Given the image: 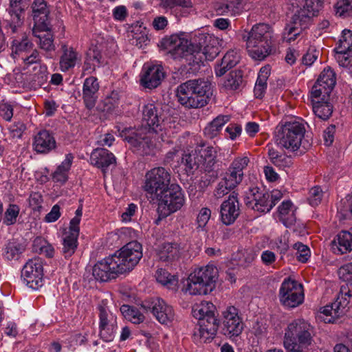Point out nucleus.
<instances>
[{
    "label": "nucleus",
    "instance_id": "nucleus-1",
    "mask_svg": "<svg viewBox=\"0 0 352 352\" xmlns=\"http://www.w3.org/2000/svg\"><path fill=\"white\" fill-rule=\"evenodd\" d=\"M142 256V245L136 241H131L113 254L96 263L92 275L100 282L115 279L120 274L132 270Z\"/></svg>",
    "mask_w": 352,
    "mask_h": 352
},
{
    "label": "nucleus",
    "instance_id": "nucleus-2",
    "mask_svg": "<svg viewBox=\"0 0 352 352\" xmlns=\"http://www.w3.org/2000/svg\"><path fill=\"white\" fill-rule=\"evenodd\" d=\"M142 121L145 126L134 129L124 128L120 135L142 155H150L155 148L154 136L158 128L164 125L162 111L155 104H145L142 109Z\"/></svg>",
    "mask_w": 352,
    "mask_h": 352
},
{
    "label": "nucleus",
    "instance_id": "nucleus-3",
    "mask_svg": "<svg viewBox=\"0 0 352 352\" xmlns=\"http://www.w3.org/2000/svg\"><path fill=\"white\" fill-rule=\"evenodd\" d=\"M160 45L175 60H183L190 65L196 63L198 44L195 33L182 32L172 34L162 38Z\"/></svg>",
    "mask_w": 352,
    "mask_h": 352
},
{
    "label": "nucleus",
    "instance_id": "nucleus-4",
    "mask_svg": "<svg viewBox=\"0 0 352 352\" xmlns=\"http://www.w3.org/2000/svg\"><path fill=\"white\" fill-rule=\"evenodd\" d=\"M243 40L246 42L249 56L256 60H263L272 52L273 28L267 23L255 24L248 34L243 35Z\"/></svg>",
    "mask_w": 352,
    "mask_h": 352
},
{
    "label": "nucleus",
    "instance_id": "nucleus-5",
    "mask_svg": "<svg viewBox=\"0 0 352 352\" xmlns=\"http://www.w3.org/2000/svg\"><path fill=\"white\" fill-rule=\"evenodd\" d=\"M314 327L307 320L298 318L285 329L283 346L308 349L314 342Z\"/></svg>",
    "mask_w": 352,
    "mask_h": 352
},
{
    "label": "nucleus",
    "instance_id": "nucleus-6",
    "mask_svg": "<svg viewBox=\"0 0 352 352\" xmlns=\"http://www.w3.org/2000/svg\"><path fill=\"white\" fill-rule=\"evenodd\" d=\"M352 307V283H345L340 287L334 302L321 308L320 316L326 323H334L345 315Z\"/></svg>",
    "mask_w": 352,
    "mask_h": 352
},
{
    "label": "nucleus",
    "instance_id": "nucleus-7",
    "mask_svg": "<svg viewBox=\"0 0 352 352\" xmlns=\"http://www.w3.org/2000/svg\"><path fill=\"white\" fill-rule=\"evenodd\" d=\"M305 131V125L301 122H287L278 129L276 142L282 147L291 151H296L302 144Z\"/></svg>",
    "mask_w": 352,
    "mask_h": 352
},
{
    "label": "nucleus",
    "instance_id": "nucleus-8",
    "mask_svg": "<svg viewBox=\"0 0 352 352\" xmlns=\"http://www.w3.org/2000/svg\"><path fill=\"white\" fill-rule=\"evenodd\" d=\"M216 307L210 301L202 300L199 304V340L210 342L218 329Z\"/></svg>",
    "mask_w": 352,
    "mask_h": 352
},
{
    "label": "nucleus",
    "instance_id": "nucleus-9",
    "mask_svg": "<svg viewBox=\"0 0 352 352\" xmlns=\"http://www.w3.org/2000/svg\"><path fill=\"white\" fill-rule=\"evenodd\" d=\"M97 309L99 318V336L103 341L111 342L118 329L117 316L110 309L107 300H101Z\"/></svg>",
    "mask_w": 352,
    "mask_h": 352
},
{
    "label": "nucleus",
    "instance_id": "nucleus-10",
    "mask_svg": "<svg viewBox=\"0 0 352 352\" xmlns=\"http://www.w3.org/2000/svg\"><path fill=\"white\" fill-rule=\"evenodd\" d=\"M158 198V212L160 215L166 217L179 210L184 204V196L181 187L172 184L160 193Z\"/></svg>",
    "mask_w": 352,
    "mask_h": 352
},
{
    "label": "nucleus",
    "instance_id": "nucleus-11",
    "mask_svg": "<svg viewBox=\"0 0 352 352\" xmlns=\"http://www.w3.org/2000/svg\"><path fill=\"white\" fill-rule=\"evenodd\" d=\"M170 173L164 167H155L145 175L144 190L148 194L158 197L163 191L169 187Z\"/></svg>",
    "mask_w": 352,
    "mask_h": 352
},
{
    "label": "nucleus",
    "instance_id": "nucleus-12",
    "mask_svg": "<svg viewBox=\"0 0 352 352\" xmlns=\"http://www.w3.org/2000/svg\"><path fill=\"white\" fill-rule=\"evenodd\" d=\"M221 315L222 333L234 340L241 336L244 329V323L239 315V310L233 305H229L222 311Z\"/></svg>",
    "mask_w": 352,
    "mask_h": 352
},
{
    "label": "nucleus",
    "instance_id": "nucleus-13",
    "mask_svg": "<svg viewBox=\"0 0 352 352\" xmlns=\"http://www.w3.org/2000/svg\"><path fill=\"white\" fill-rule=\"evenodd\" d=\"M279 299L281 304L288 308H294L303 302L302 286L290 278H285L279 290Z\"/></svg>",
    "mask_w": 352,
    "mask_h": 352
},
{
    "label": "nucleus",
    "instance_id": "nucleus-14",
    "mask_svg": "<svg viewBox=\"0 0 352 352\" xmlns=\"http://www.w3.org/2000/svg\"><path fill=\"white\" fill-rule=\"evenodd\" d=\"M244 203L248 208L260 213L269 212L274 208L269 192L257 186L249 188L245 192Z\"/></svg>",
    "mask_w": 352,
    "mask_h": 352
},
{
    "label": "nucleus",
    "instance_id": "nucleus-15",
    "mask_svg": "<svg viewBox=\"0 0 352 352\" xmlns=\"http://www.w3.org/2000/svg\"><path fill=\"white\" fill-rule=\"evenodd\" d=\"M23 283L36 290L43 285V267L40 258L30 259L23 266L21 271Z\"/></svg>",
    "mask_w": 352,
    "mask_h": 352
},
{
    "label": "nucleus",
    "instance_id": "nucleus-16",
    "mask_svg": "<svg viewBox=\"0 0 352 352\" xmlns=\"http://www.w3.org/2000/svg\"><path fill=\"white\" fill-rule=\"evenodd\" d=\"M82 215V205L80 204L75 212V216L69 222V231L63 239V254L65 258L71 257L78 246V238L80 232L79 224Z\"/></svg>",
    "mask_w": 352,
    "mask_h": 352
},
{
    "label": "nucleus",
    "instance_id": "nucleus-17",
    "mask_svg": "<svg viewBox=\"0 0 352 352\" xmlns=\"http://www.w3.org/2000/svg\"><path fill=\"white\" fill-rule=\"evenodd\" d=\"M304 13V11L297 10L292 16L290 22L285 27L283 38L287 42L296 40L302 30L308 28L311 24L310 16Z\"/></svg>",
    "mask_w": 352,
    "mask_h": 352
},
{
    "label": "nucleus",
    "instance_id": "nucleus-18",
    "mask_svg": "<svg viewBox=\"0 0 352 352\" xmlns=\"http://www.w3.org/2000/svg\"><path fill=\"white\" fill-rule=\"evenodd\" d=\"M198 80H188L177 88L179 102L186 108L198 107Z\"/></svg>",
    "mask_w": 352,
    "mask_h": 352
},
{
    "label": "nucleus",
    "instance_id": "nucleus-19",
    "mask_svg": "<svg viewBox=\"0 0 352 352\" xmlns=\"http://www.w3.org/2000/svg\"><path fill=\"white\" fill-rule=\"evenodd\" d=\"M336 74L330 67L324 68L312 87L311 97L330 96L336 85Z\"/></svg>",
    "mask_w": 352,
    "mask_h": 352
},
{
    "label": "nucleus",
    "instance_id": "nucleus-20",
    "mask_svg": "<svg viewBox=\"0 0 352 352\" xmlns=\"http://www.w3.org/2000/svg\"><path fill=\"white\" fill-rule=\"evenodd\" d=\"M140 84L148 89L158 87L164 78L163 67L159 65L145 63L140 74Z\"/></svg>",
    "mask_w": 352,
    "mask_h": 352
},
{
    "label": "nucleus",
    "instance_id": "nucleus-21",
    "mask_svg": "<svg viewBox=\"0 0 352 352\" xmlns=\"http://www.w3.org/2000/svg\"><path fill=\"white\" fill-rule=\"evenodd\" d=\"M51 31V26L49 30H43L36 26L32 29V34L36 38L35 42L45 52V57L47 59L54 58L53 52L56 50L54 43V35Z\"/></svg>",
    "mask_w": 352,
    "mask_h": 352
},
{
    "label": "nucleus",
    "instance_id": "nucleus-22",
    "mask_svg": "<svg viewBox=\"0 0 352 352\" xmlns=\"http://www.w3.org/2000/svg\"><path fill=\"white\" fill-rule=\"evenodd\" d=\"M220 213L221 219L223 224L229 226L234 223L240 214L237 197L230 195L228 199L221 204Z\"/></svg>",
    "mask_w": 352,
    "mask_h": 352
},
{
    "label": "nucleus",
    "instance_id": "nucleus-23",
    "mask_svg": "<svg viewBox=\"0 0 352 352\" xmlns=\"http://www.w3.org/2000/svg\"><path fill=\"white\" fill-rule=\"evenodd\" d=\"M32 9L34 21V27H38L43 30H49L50 29V10L46 1L45 0H34Z\"/></svg>",
    "mask_w": 352,
    "mask_h": 352
},
{
    "label": "nucleus",
    "instance_id": "nucleus-24",
    "mask_svg": "<svg viewBox=\"0 0 352 352\" xmlns=\"http://www.w3.org/2000/svg\"><path fill=\"white\" fill-rule=\"evenodd\" d=\"M59 68L61 72H67L80 63L81 56L73 47L63 43L60 47Z\"/></svg>",
    "mask_w": 352,
    "mask_h": 352
},
{
    "label": "nucleus",
    "instance_id": "nucleus-25",
    "mask_svg": "<svg viewBox=\"0 0 352 352\" xmlns=\"http://www.w3.org/2000/svg\"><path fill=\"white\" fill-rule=\"evenodd\" d=\"M202 56H199V63L201 62L202 65L206 69L204 72L206 74V80H201L199 78V107H202L208 104L212 100L213 96V86L211 83V79L213 78L212 70L210 67H207L201 60ZM201 65L199 64V70Z\"/></svg>",
    "mask_w": 352,
    "mask_h": 352
},
{
    "label": "nucleus",
    "instance_id": "nucleus-26",
    "mask_svg": "<svg viewBox=\"0 0 352 352\" xmlns=\"http://www.w3.org/2000/svg\"><path fill=\"white\" fill-rule=\"evenodd\" d=\"M54 135L47 130H41L33 138L32 148L37 153L46 154L56 148Z\"/></svg>",
    "mask_w": 352,
    "mask_h": 352
},
{
    "label": "nucleus",
    "instance_id": "nucleus-27",
    "mask_svg": "<svg viewBox=\"0 0 352 352\" xmlns=\"http://www.w3.org/2000/svg\"><path fill=\"white\" fill-rule=\"evenodd\" d=\"M100 85L96 77L90 76L87 78L82 85V99L85 107L92 109L98 98V91Z\"/></svg>",
    "mask_w": 352,
    "mask_h": 352
},
{
    "label": "nucleus",
    "instance_id": "nucleus-28",
    "mask_svg": "<svg viewBox=\"0 0 352 352\" xmlns=\"http://www.w3.org/2000/svg\"><path fill=\"white\" fill-rule=\"evenodd\" d=\"M199 295H207L215 288L218 270L216 267L208 265L203 270L199 268Z\"/></svg>",
    "mask_w": 352,
    "mask_h": 352
},
{
    "label": "nucleus",
    "instance_id": "nucleus-29",
    "mask_svg": "<svg viewBox=\"0 0 352 352\" xmlns=\"http://www.w3.org/2000/svg\"><path fill=\"white\" fill-rule=\"evenodd\" d=\"M151 310L153 316L161 324H168L174 318V312L171 306L160 298L154 299L151 302Z\"/></svg>",
    "mask_w": 352,
    "mask_h": 352
},
{
    "label": "nucleus",
    "instance_id": "nucleus-30",
    "mask_svg": "<svg viewBox=\"0 0 352 352\" xmlns=\"http://www.w3.org/2000/svg\"><path fill=\"white\" fill-rule=\"evenodd\" d=\"M331 248L337 254L350 252L352 250V228L340 232L332 241Z\"/></svg>",
    "mask_w": 352,
    "mask_h": 352
},
{
    "label": "nucleus",
    "instance_id": "nucleus-31",
    "mask_svg": "<svg viewBox=\"0 0 352 352\" xmlns=\"http://www.w3.org/2000/svg\"><path fill=\"white\" fill-rule=\"evenodd\" d=\"M330 96L312 98L311 104L314 114L322 120H327L333 113V105L329 102Z\"/></svg>",
    "mask_w": 352,
    "mask_h": 352
},
{
    "label": "nucleus",
    "instance_id": "nucleus-32",
    "mask_svg": "<svg viewBox=\"0 0 352 352\" xmlns=\"http://www.w3.org/2000/svg\"><path fill=\"white\" fill-rule=\"evenodd\" d=\"M90 162L92 165L104 170L116 163V157L107 149L98 148L91 152Z\"/></svg>",
    "mask_w": 352,
    "mask_h": 352
},
{
    "label": "nucleus",
    "instance_id": "nucleus-33",
    "mask_svg": "<svg viewBox=\"0 0 352 352\" xmlns=\"http://www.w3.org/2000/svg\"><path fill=\"white\" fill-rule=\"evenodd\" d=\"M245 86L243 72L239 69L231 71L223 83L225 90L230 91H240Z\"/></svg>",
    "mask_w": 352,
    "mask_h": 352
},
{
    "label": "nucleus",
    "instance_id": "nucleus-34",
    "mask_svg": "<svg viewBox=\"0 0 352 352\" xmlns=\"http://www.w3.org/2000/svg\"><path fill=\"white\" fill-rule=\"evenodd\" d=\"M279 220L289 228L296 221V208L290 200L284 201L278 207Z\"/></svg>",
    "mask_w": 352,
    "mask_h": 352
},
{
    "label": "nucleus",
    "instance_id": "nucleus-35",
    "mask_svg": "<svg viewBox=\"0 0 352 352\" xmlns=\"http://www.w3.org/2000/svg\"><path fill=\"white\" fill-rule=\"evenodd\" d=\"M239 62V56L234 50H229L223 56L221 62L216 65L214 71L217 77L223 76L227 71L236 66Z\"/></svg>",
    "mask_w": 352,
    "mask_h": 352
},
{
    "label": "nucleus",
    "instance_id": "nucleus-36",
    "mask_svg": "<svg viewBox=\"0 0 352 352\" xmlns=\"http://www.w3.org/2000/svg\"><path fill=\"white\" fill-rule=\"evenodd\" d=\"M215 10L219 15L236 16L242 12L243 6L242 0L225 1L217 3Z\"/></svg>",
    "mask_w": 352,
    "mask_h": 352
},
{
    "label": "nucleus",
    "instance_id": "nucleus-37",
    "mask_svg": "<svg viewBox=\"0 0 352 352\" xmlns=\"http://www.w3.org/2000/svg\"><path fill=\"white\" fill-rule=\"evenodd\" d=\"M12 56L19 61L26 54H29L34 48L33 43L27 38L14 39L12 44Z\"/></svg>",
    "mask_w": 352,
    "mask_h": 352
},
{
    "label": "nucleus",
    "instance_id": "nucleus-38",
    "mask_svg": "<svg viewBox=\"0 0 352 352\" xmlns=\"http://www.w3.org/2000/svg\"><path fill=\"white\" fill-rule=\"evenodd\" d=\"M74 156L72 153L65 155V160L57 167L52 174L53 181L57 183L64 184L68 179V173L72 166Z\"/></svg>",
    "mask_w": 352,
    "mask_h": 352
},
{
    "label": "nucleus",
    "instance_id": "nucleus-39",
    "mask_svg": "<svg viewBox=\"0 0 352 352\" xmlns=\"http://www.w3.org/2000/svg\"><path fill=\"white\" fill-rule=\"evenodd\" d=\"M256 258V253L252 248H241L234 254L233 259L237 262L239 267H249Z\"/></svg>",
    "mask_w": 352,
    "mask_h": 352
},
{
    "label": "nucleus",
    "instance_id": "nucleus-40",
    "mask_svg": "<svg viewBox=\"0 0 352 352\" xmlns=\"http://www.w3.org/2000/svg\"><path fill=\"white\" fill-rule=\"evenodd\" d=\"M157 254L162 261H171L179 256V250L176 243H164L158 250Z\"/></svg>",
    "mask_w": 352,
    "mask_h": 352
},
{
    "label": "nucleus",
    "instance_id": "nucleus-41",
    "mask_svg": "<svg viewBox=\"0 0 352 352\" xmlns=\"http://www.w3.org/2000/svg\"><path fill=\"white\" fill-rule=\"evenodd\" d=\"M25 250V246L23 243L16 240H12L6 244L4 256L9 261L17 260Z\"/></svg>",
    "mask_w": 352,
    "mask_h": 352
},
{
    "label": "nucleus",
    "instance_id": "nucleus-42",
    "mask_svg": "<svg viewBox=\"0 0 352 352\" xmlns=\"http://www.w3.org/2000/svg\"><path fill=\"white\" fill-rule=\"evenodd\" d=\"M229 120L228 116H219L210 122L204 130V134L208 138L215 137L222 126Z\"/></svg>",
    "mask_w": 352,
    "mask_h": 352
},
{
    "label": "nucleus",
    "instance_id": "nucleus-43",
    "mask_svg": "<svg viewBox=\"0 0 352 352\" xmlns=\"http://www.w3.org/2000/svg\"><path fill=\"white\" fill-rule=\"evenodd\" d=\"M119 100L120 97L118 93L112 91L101 101L98 106V109L102 112L111 113L118 107Z\"/></svg>",
    "mask_w": 352,
    "mask_h": 352
},
{
    "label": "nucleus",
    "instance_id": "nucleus-44",
    "mask_svg": "<svg viewBox=\"0 0 352 352\" xmlns=\"http://www.w3.org/2000/svg\"><path fill=\"white\" fill-rule=\"evenodd\" d=\"M157 281L168 289H175L178 283L177 278L164 269H158L155 273Z\"/></svg>",
    "mask_w": 352,
    "mask_h": 352
},
{
    "label": "nucleus",
    "instance_id": "nucleus-45",
    "mask_svg": "<svg viewBox=\"0 0 352 352\" xmlns=\"http://www.w3.org/2000/svg\"><path fill=\"white\" fill-rule=\"evenodd\" d=\"M199 146L201 147V149L199 151V154L201 156L199 164H201V166H206V168L214 167V165L216 163L217 157L216 150L212 146H208L205 148H203L204 144L200 143Z\"/></svg>",
    "mask_w": 352,
    "mask_h": 352
},
{
    "label": "nucleus",
    "instance_id": "nucleus-46",
    "mask_svg": "<svg viewBox=\"0 0 352 352\" xmlns=\"http://www.w3.org/2000/svg\"><path fill=\"white\" fill-rule=\"evenodd\" d=\"M197 153L196 150L191 151L190 153H185L182 158V163L184 166V170L186 174L193 175L198 169Z\"/></svg>",
    "mask_w": 352,
    "mask_h": 352
},
{
    "label": "nucleus",
    "instance_id": "nucleus-47",
    "mask_svg": "<svg viewBox=\"0 0 352 352\" xmlns=\"http://www.w3.org/2000/svg\"><path fill=\"white\" fill-rule=\"evenodd\" d=\"M120 311L125 319L133 324H140L144 320V315L135 307L123 305L120 307Z\"/></svg>",
    "mask_w": 352,
    "mask_h": 352
},
{
    "label": "nucleus",
    "instance_id": "nucleus-48",
    "mask_svg": "<svg viewBox=\"0 0 352 352\" xmlns=\"http://www.w3.org/2000/svg\"><path fill=\"white\" fill-rule=\"evenodd\" d=\"M33 248L36 252L52 258L54 254V247L42 237H36L33 243Z\"/></svg>",
    "mask_w": 352,
    "mask_h": 352
},
{
    "label": "nucleus",
    "instance_id": "nucleus-49",
    "mask_svg": "<svg viewBox=\"0 0 352 352\" xmlns=\"http://www.w3.org/2000/svg\"><path fill=\"white\" fill-rule=\"evenodd\" d=\"M182 290L186 295L195 296L198 294V274L196 271L183 281Z\"/></svg>",
    "mask_w": 352,
    "mask_h": 352
},
{
    "label": "nucleus",
    "instance_id": "nucleus-50",
    "mask_svg": "<svg viewBox=\"0 0 352 352\" xmlns=\"http://www.w3.org/2000/svg\"><path fill=\"white\" fill-rule=\"evenodd\" d=\"M217 177V173L213 167L201 166L199 169V188H204L208 186Z\"/></svg>",
    "mask_w": 352,
    "mask_h": 352
},
{
    "label": "nucleus",
    "instance_id": "nucleus-51",
    "mask_svg": "<svg viewBox=\"0 0 352 352\" xmlns=\"http://www.w3.org/2000/svg\"><path fill=\"white\" fill-rule=\"evenodd\" d=\"M322 5L323 2L321 0H305L302 6L301 10H298L304 11V14L310 16L311 19L314 16L318 14Z\"/></svg>",
    "mask_w": 352,
    "mask_h": 352
},
{
    "label": "nucleus",
    "instance_id": "nucleus-52",
    "mask_svg": "<svg viewBox=\"0 0 352 352\" xmlns=\"http://www.w3.org/2000/svg\"><path fill=\"white\" fill-rule=\"evenodd\" d=\"M219 42L218 40L209 41V45L201 48L199 52H201L205 60L212 61L219 53Z\"/></svg>",
    "mask_w": 352,
    "mask_h": 352
},
{
    "label": "nucleus",
    "instance_id": "nucleus-53",
    "mask_svg": "<svg viewBox=\"0 0 352 352\" xmlns=\"http://www.w3.org/2000/svg\"><path fill=\"white\" fill-rule=\"evenodd\" d=\"M19 212L20 208L18 205L9 204L4 213L3 223L6 226H12L16 223Z\"/></svg>",
    "mask_w": 352,
    "mask_h": 352
},
{
    "label": "nucleus",
    "instance_id": "nucleus-54",
    "mask_svg": "<svg viewBox=\"0 0 352 352\" xmlns=\"http://www.w3.org/2000/svg\"><path fill=\"white\" fill-rule=\"evenodd\" d=\"M336 14L345 18L352 16V0H338L334 6Z\"/></svg>",
    "mask_w": 352,
    "mask_h": 352
},
{
    "label": "nucleus",
    "instance_id": "nucleus-55",
    "mask_svg": "<svg viewBox=\"0 0 352 352\" xmlns=\"http://www.w3.org/2000/svg\"><path fill=\"white\" fill-rule=\"evenodd\" d=\"M335 50L346 52L352 50V32L349 30H344L341 38L339 40Z\"/></svg>",
    "mask_w": 352,
    "mask_h": 352
},
{
    "label": "nucleus",
    "instance_id": "nucleus-56",
    "mask_svg": "<svg viewBox=\"0 0 352 352\" xmlns=\"http://www.w3.org/2000/svg\"><path fill=\"white\" fill-rule=\"evenodd\" d=\"M8 13L10 16V23L14 28L19 26L22 23L21 13L23 12L21 8V3H17L16 6L12 5L10 1V8H8Z\"/></svg>",
    "mask_w": 352,
    "mask_h": 352
},
{
    "label": "nucleus",
    "instance_id": "nucleus-57",
    "mask_svg": "<svg viewBox=\"0 0 352 352\" xmlns=\"http://www.w3.org/2000/svg\"><path fill=\"white\" fill-rule=\"evenodd\" d=\"M249 162L250 160L248 157H239L232 162L228 168L236 174H240L241 177L243 178V170Z\"/></svg>",
    "mask_w": 352,
    "mask_h": 352
},
{
    "label": "nucleus",
    "instance_id": "nucleus-58",
    "mask_svg": "<svg viewBox=\"0 0 352 352\" xmlns=\"http://www.w3.org/2000/svg\"><path fill=\"white\" fill-rule=\"evenodd\" d=\"M249 162L250 160L248 157H239L232 162L228 168L236 174H240L241 177L243 178V170Z\"/></svg>",
    "mask_w": 352,
    "mask_h": 352
},
{
    "label": "nucleus",
    "instance_id": "nucleus-59",
    "mask_svg": "<svg viewBox=\"0 0 352 352\" xmlns=\"http://www.w3.org/2000/svg\"><path fill=\"white\" fill-rule=\"evenodd\" d=\"M293 248L296 250V256L298 261L304 263L308 261L311 256V252L307 245L297 242L294 244Z\"/></svg>",
    "mask_w": 352,
    "mask_h": 352
},
{
    "label": "nucleus",
    "instance_id": "nucleus-60",
    "mask_svg": "<svg viewBox=\"0 0 352 352\" xmlns=\"http://www.w3.org/2000/svg\"><path fill=\"white\" fill-rule=\"evenodd\" d=\"M20 60H21L27 67L36 64V65L34 67V70L37 69L39 67V64H42L41 63V56L38 51L34 48L31 50V52L29 54H26L23 56Z\"/></svg>",
    "mask_w": 352,
    "mask_h": 352
},
{
    "label": "nucleus",
    "instance_id": "nucleus-61",
    "mask_svg": "<svg viewBox=\"0 0 352 352\" xmlns=\"http://www.w3.org/2000/svg\"><path fill=\"white\" fill-rule=\"evenodd\" d=\"M322 198V191L319 186H315L309 190L307 198L309 204L312 206H316L320 204Z\"/></svg>",
    "mask_w": 352,
    "mask_h": 352
},
{
    "label": "nucleus",
    "instance_id": "nucleus-62",
    "mask_svg": "<svg viewBox=\"0 0 352 352\" xmlns=\"http://www.w3.org/2000/svg\"><path fill=\"white\" fill-rule=\"evenodd\" d=\"M38 72L35 73L34 80L37 82V85L42 86L45 84L48 80V70L47 67L45 64H39L37 68Z\"/></svg>",
    "mask_w": 352,
    "mask_h": 352
},
{
    "label": "nucleus",
    "instance_id": "nucleus-63",
    "mask_svg": "<svg viewBox=\"0 0 352 352\" xmlns=\"http://www.w3.org/2000/svg\"><path fill=\"white\" fill-rule=\"evenodd\" d=\"M336 59L339 65L345 67L352 63L351 51L340 52V50H335Z\"/></svg>",
    "mask_w": 352,
    "mask_h": 352
},
{
    "label": "nucleus",
    "instance_id": "nucleus-64",
    "mask_svg": "<svg viewBox=\"0 0 352 352\" xmlns=\"http://www.w3.org/2000/svg\"><path fill=\"white\" fill-rule=\"evenodd\" d=\"M222 179L227 182L226 184H228L230 186L234 188L243 181V178L241 177L240 174H236L228 168Z\"/></svg>",
    "mask_w": 352,
    "mask_h": 352
}]
</instances>
